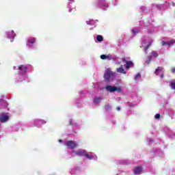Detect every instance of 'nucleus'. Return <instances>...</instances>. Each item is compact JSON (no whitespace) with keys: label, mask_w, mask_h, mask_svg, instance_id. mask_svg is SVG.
<instances>
[{"label":"nucleus","mask_w":175,"mask_h":175,"mask_svg":"<svg viewBox=\"0 0 175 175\" xmlns=\"http://www.w3.org/2000/svg\"><path fill=\"white\" fill-rule=\"evenodd\" d=\"M13 69L14 70H18L16 80L20 83L28 79V75H27V73L28 72H32L33 68H32V66L29 64H23V65H20L18 67V68L17 67L14 66Z\"/></svg>","instance_id":"f257e3e1"},{"label":"nucleus","mask_w":175,"mask_h":175,"mask_svg":"<svg viewBox=\"0 0 175 175\" xmlns=\"http://www.w3.org/2000/svg\"><path fill=\"white\" fill-rule=\"evenodd\" d=\"M148 21V22H144V21H139V25L140 27H143L145 29H147L148 33H154L155 32H157L158 27H154V25H152V23H154V19H151Z\"/></svg>","instance_id":"f03ea898"},{"label":"nucleus","mask_w":175,"mask_h":175,"mask_svg":"<svg viewBox=\"0 0 175 175\" xmlns=\"http://www.w3.org/2000/svg\"><path fill=\"white\" fill-rule=\"evenodd\" d=\"M154 40H152V38L150 37H143L142 38V46L141 47H144V51L147 54V50H148V47L151 46V43H152Z\"/></svg>","instance_id":"7ed1b4c3"},{"label":"nucleus","mask_w":175,"mask_h":175,"mask_svg":"<svg viewBox=\"0 0 175 175\" xmlns=\"http://www.w3.org/2000/svg\"><path fill=\"white\" fill-rule=\"evenodd\" d=\"M70 126H68V129L67 131V135H76L77 129L76 128H79V124L76 123L73 119H70L69 120Z\"/></svg>","instance_id":"20e7f679"},{"label":"nucleus","mask_w":175,"mask_h":175,"mask_svg":"<svg viewBox=\"0 0 175 175\" xmlns=\"http://www.w3.org/2000/svg\"><path fill=\"white\" fill-rule=\"evenodd\" d=\"M68 154H70V158L75 157H85L87 150L84 149H78L77 150H72L70 152L69 150H68Z\"/></svg>","instance_id":"39448f33"},{"label":"nucleus","mask_w":175,"mask_h":175,"mask_svg":"<svg viewBox=\"0 0 175 175\" xmlns=\"http://www.w3.org/2000/svg\"><path fill=\"white\" fill-rule=\"evenodd\" d=\"M47 122L46 120L42 119H33L30 122L29 126L33 128V126H37V128H42L44 124Z\"/></svg>","instance_id":"423d86ee"},{"label":"nucleus","mask_w":175,"mask_h":175,"mask_svg":"<svg viewBox=\"0 0 175 175\" xmlns=\"http://www.w3.org/2000/svg\"><path fill=\"white\" fill-rule=\"evenodd\" d=\"M95 6L98 9H102V10H107L109 9V2L106 0H96Z\"/></svg>","instance_id":"0eeeda50"},{"label":"nucleus","mask_w":175,"mask_h":175,"mask_svg":"<svg viewBox=\"0 0 175 175\" xmlns=\"http://www.w3.org/2000/svg\"><path fill=\"white\" fill-rule=\"evenodd\" d=\"M104 79L108 82L113 81L116 79V72H113L110 68H107L105 72Z\"/></svg>","instance_id":"6e6552de"},{"label":"nucleus","mask_w":175,"mask_h":175,"mask_svg":"<svg viewBox=\"0 0 175 175\" xmlns=\"http://www.w3.org/2000/svg\"><path fill=\"white\" fill-rule=\"evenodd\" d=\"M103 90H106L107 92L111 94L113 92H122V89L121 88H117L116 86L107 85L105 88H103Z\"/></svg>","instance_id":"1a4fd4ad"},{"label":"nucleus","mask_w":175,"mask_h":175,"mask_svg":"<svg viewBox=\"0 0 175 175\" xmlns=\"http://www.w3.org/2000/svg\"><path fill=\"white\" fill-rule=\"evenodd\" d=\"M36 42V38L33 37H29L27 39V46L29 49H36V45L35 44Z\"/></svg>","instance_id":"9d476101"},{"label":"nucleus","mask_w":175,"mask_h":175,"mask_svg":"<svg viewBox=\"0 0 175 175\" xmlns=\"http://www.w3.org/2000/svg\"><path fill=\"white\" fill-rule=\"evenodd\" d=\"M64 146H67L68 148H70L73 150V148H76V147H79V144L75 141H68L64 143Z\"/></svg>","instance_id":"9b49d317"},{"label":"nucleus","mask_w":175,"mask_h":175,"mask_svg":"<svg viewBox=\"0 0 175 175\" xmlns=\"http://www.w3.org/2000/svg\"><path fill=\"white\" fill-rule=\"evenodd\" d=\"M85 158L87 159L92 160V161H98V157L95 153L92 152H86V154L85 155Z\"/></svg>","instance_id":"f8f14e48"},{"label":"nucleus","mask_w":175,"mask_h":175,"mask_svg":"<svg viewBox=\"0 0 175 175\" xmlns=\"http://www.w3.org/2000/svg\"><path fill=\"white\" fill-rule=\"evenodd\" d=\"M158 55H159V54H158V52L152 51L150 53V55L148 57V59L146 61V63L150 64L151 62V61H152V59H155V58H157L158 57Z\"/></svg>","instance_id":"ddd939ff"},{"label":"nucleus","mask_w":175,"mask_h":175,"mask_svg":"<svg viewBox=\"0 0 175 175\" xmlns=\"http://www.w3.org/2000/svg\"><path fill=\"white\" fill-rule=\"evenodd\" d=\"M67 8L68 9V12L70 13H72V12H73V10H75V9H76V5H75L74 0L68 2Z\"/></svg>","instance_id":"4468645a"},{"label":"nucleus","mask_w":175,"mask_h":175,"mask_svg":"<svg viewBox=\"0 0 175 175\" xmlns=\"http://www.w3.org/2000/svg\"><path fill=\"white\" fill-rule=\"evenodd\" d=\"M5 35H7V38L10 40V42H13L14 38H16V33H14L13 30L5 32Z\"/></svg>","instance_id":"2eb2a0df"},{"label":"nucleus","mask_w":175,"mask_h":175,"mask_svg":"<svg viewBox=\"0 0 175 175\" xmlns=\"http://www.w3.org/2000/svg\"><path fill=\"white\" fill-rule=\"evenodd\" d=\"M175 43V40H171L168 42L162 41L161 44L162 46H164V47H166V49H169V47H172L173 44Z\"/></svg>","instance_id":"dca6fc26"},{"label":"nucleus","mask_w":175,"mask_h":175,"mask_svg":"<svg viewBox=\"0 0 175 175\" xmlns=\"http://www.w3.org/2000/svg\"><path fill=\"white\" fill-rule=\"evenodd\" d=\"M165 70H163V68L162 67H158L157 69H156L154 73L157 76H159L161 79H163V72Z\"/></svg>","instance_id":"f3484780"},{"label":"nucleus","mask_w":175,"mask_h":175,"mask_svg":"<svg viewBox=\"0 0 175 175\" xmlns=\"http://www.w3.org/2000/svg\"><path fill=\"white\" fill-rule=\"evenodd\" d=\"M8 101L5 100V95H1L0 96V106H1V107H8Z\"/></svg>","instance_id":"a211bd4d"},{"label":"nucleus","mask_w":175,"mask_h":175,"mask_svg":"<svg viewBox=\"0 0 175 175\" xmlns=\"http://www.w3.org/2000/svg\"><path fill=\"white\" fill-rule=\"evenodd\" d=\"M103 99V98H102V96H95L93 99L94 105H95L96 106H99V105L100 104V102H102Z\"/></svg>","instance_id":"6ab92c4d"},{"label":"nucleus","mask_w":175,"mask_h":175,"mask_svg":"<svg viewBox=\"0 0 175 175\" xmlns=\"http://www.w3.org/2000/svg\"><path fill=\"white\" fill-rule=\"evenodd\" d=\"M98 20H94V19H90L88 21H86V24L88 25H91V27H96V23H98Z\"/></svg>","instance_id":"aec40b11"},{"label":"nucleus","mask_w":175,"mask_h":175,"mask_svg":"<svg viewBox=\"0 0 175 175\" xmlns=\"http://www.w3.org/2000/svg\"><path fill=\"white\" fill-rule=\"evenodd\" d=\"M122 61L126 63V65H125L126 69H129V68H132V66H133V62L131 61H128L125 58L122 59Z\"/></svg>","instance_id":"412c9836"},{"label":"nucleus","mask_w":175,"mask_h":175,"mask_svg":"<svg viewBox=\"0 0 175 175\" xmlns=\"http://www.w3.org/2000/svg\"><path fill=\"white\" fill-rule=\"evenodd\" d=\"M141 31H142V28L135 27V28L132 29L131 33L133 35V36H136V35H137V33H140Z\"/></svg>","instance_id":"4be33fe9"},{"label":"nucleus","mask_w":175,"mask_h":175,"mask_svg":"<svg viewBox=\"0 0 175 175\" xmlns=\"http://www.w3.org/2000/svg\"><path fill=\"white\" fill-rule=\"evenodd\" d=\"M142 173H143V170L142 169V167H136L134 169V174H142Z\"/></svg>","instance_id":"5701e85b"},{"label":"nucleus","mask_w":175,"mask_h":175,"mask_svg":"<svg viewBox=\"0 0 175 175\" xmlns=\"http://www.w3.org/2000/svg\"><path fill=\"white\" fill-rule=\"evenodd\" d=\"M118 73H122V75H126V71L124 69V66L121 65L120 68L116 69Z\"/></svg>","instance_id":"b1692460"},{"label":"nucleus","mask_w":175,"mask_h":175,"mask_svg":"<svg viewBox=\"0 0 175 175\" xmlns=\"http://www.w3.org/2000/svg\"><path fill=\"white\" fill-rule=\"evenodd\" d=\"M152 9H157L158 10H161L162 8H163V4H152Z\"/></svg>","instance_id":"393cba45"},{"label":"nucleus","mask_w":175,"mask_h":175,"mask_svg":"<svg viewBox=\"0 0 175 175\" xmlns=\"http://www.w3.org/2000/svg\"><path fill=\"white\" fill-rule=\"evenodd\" d=\"M154 154L159 157H162L163 155V152L159 149L154 152Z\"/></svg>","instance_id":"a878e982"},{"label":"nucleus","mask_w":175,"mask_h":175,"mask_svg":"<svg viewBox=\"0 0 175 175\" xmlns=\"http://www.w3.org/2000/svg\"><path fill=\"white\" fill-rule=\"evenodd\" d=\"M140 79H142V75L140 73H137L134 77V80L135 81H140Z\"/></svg>","instance_id":"bb28decb"},{"label":"nucleus","mask_w":175,"mask_h":175,"mask_svg":"<svg viewBox=\"0 0 175 175\" xmlns=\"http://www.w3.org/2000/svg\"><path fill=\"white\" fill-rule=\"evenodd\" d=\"M105 109L106 111H110V110H111V105L110 104L105 105Z\"/></svg>","instance_id":"cd10ccee"},{"label":"nucleus","mask_w":175,"mask_h":175,"mask_svg":"<svg viewBox=\"0 0 175 175\" xmlns=\"http://www.w3.org/2000/svg\"><path fill=\"white\" fill-rule=\"evenodd\" d=\"M96 40L98 42H103V36H102L100 35L97 36Z\"/></svg>","instance_id":"c85d7f7f"},{"label":"nucleus","mask_w":175,"mask_h":175,"mask_svg":"<svg viewBox=\"0 0 175 175\" xmlns=\"http://www.w3.org/2000/svg\"><path fill=\"white\" fill-rule=\"evenodd\" d=\"M119 165H127L128 161L126 160H121L118 162Z\"/></svg>","instance_id":"c756f323"},{"label":"nucleus","mask_w":175,"mask_h":175,"mask_svg":"<svg viewBox=\"0 0 175 175\" xmlns=\"http://www.w3.org/2000/svg\"><path fill=\"white\" fill-rule=\"evenodd\" d=\"M163 131L165 133H169L170 132V129H169L167 126L163 127Z\"/></svg>","instance_id":"7c9ffc66"},{"label":"nucleus","mask_w":175,"mask_h":175,"mask_svg":"<svg viewBox=\"0 0 175 175\" xmlns=\"http://www.w3.org/2000/svg\"><path fill=\"white\" fill-rule=\"evenodd\" d=\"M106 59H108L109 61H111L113 59V55H106Z\"/></svg>","instance_id":"2f4dec72"},{"label":"nucleus","mask_w":175,"mask_h":175,"mask_svg":"<svg viewBox=\"0 0 175 175\" xmlns=\"http://www.w3.org/2000/svg\"><path fill=\"white\" fill-rule=\"evenodd\" d=\"M120 0H112V5H113V6H117V5H118V1H119Z\"/></svg>","instance_id":"473e14b6"},{"label":"nucleus","mask_w":175,"mask_h":175,"mask_svg":"<svg viewBox=\"0 0 175 175\" xmlns=\"http://www.w3.org/2000/svg\"><path fill=\"white\" fill-rule=\"evenodd\" d=\"M154 118L156 120H159V118H161V115L159 113H157L155 116H154Z\"/></svg>","instance_id":"72a5a7b5"},{"label":"nucleus","mask_w":175,"mask_h":175,"mask_svg":"<svg viewBox=\"0 0 175 175\" xmlns=\"http://www.w3.org/2000/svg\"><path fill=\"white\" fill-rule=\"evenodd\" d=\"M170 112H171V113H170V117H173V116H174V114H175L174 111L170 110Z\"/></svg>","instance_id":"f704fd0d"},{"label":"nucleus","mask_w":175,"mask_h":175,"mask_svg":"<svg viewBox=\"0 0 175 175\" xmlns=\"http://www.w3.org/2000/svg\"><path fill=\"white\" fill-rule=\"evenodd\" d=\"M140 10H141V12H146V8L144 6H142L140 8Z\"/></svg>","instance_id":"c9c22d12"},{"label":"nucleus","mask_w":175,"mask_h":175,"mask_svg":"<svg viewBox=\"0 0 175 175\" xmlns=\"http://www.w3.org/2000/svg\"><path fill=\"white\" fill-rule=\"evenodd\" d=\"M100 59H106V55H100Z\"/></svg>","instance_id":"e433bc0d"},{"label":"nucleus","mask_w":175,"mask_h":175,"mask_svg":"<svg viewBox=\"0 0 175 175\" xmlns=\"http://www.w3.org/2000/svg\"><path fill=\"white\" fill-rule=\"evenodd\" d=\"M148 142L149 144H150V143L152 142V139L148 138Z\"/></svg>","instance_id":"4c0bfd02"},{"label":"nucleus","mask_w":175,"mask_h":175,"mask_svg":"<svg viewBox=\"0 0 175 175\" xmlns=\"http://www.w3.org/2000/svg\"><path fill=\"white\" fill-rule=\"evenodd\" d=\"M171 72H172V73H175V68H172L171 69Z\"/></svg>","instance_id":"58836bf2"},{"label":"nucleus","mask_w":175,"mask_h":175,"mask_svg":"<svg viewBox=\"0 0 175 175\" xmlns=\"http://www.w3.org/2000/svg\"><path fill=\"white\" fill-rule=\"evenodd\" d=\"M79 99H76L75 100V103H76V105H77V106H79L77 104L79 103Z\"/></svg>","instance_id":"ea45409f"},{"label":"nucleus","mask_w":175,"mask_h":175,"mask_svg":"<svg viewBox=\"0 0 175 175\" xmlns=\"http://www.w3.org/2000/svg\"><path fill=\"white\" fill-rule=\"evenodd\" d=\"M116 110H118V111H120V110H121V107H118L116 108Z\"/></svg>","instance_id":"a19ab883"},{"label":"nucleus","mask_w":175,"mask_h":175,"mask_svg":"<svg viewBox=\"0 0 175 175\" xmlns=\"http://www.w3.org/2000/svg\"><path fill=\"white\" fill-rule=\"evenodd\" d=\"M65 142H64V141H62V139H59V143H63V144H64V143H65Z\"/></svg>","instance_id":"79ce46f5"},{"label":"nucleus","mask_w":175,"mask_h":175,"mask_svg":"<svg viewBox=\"0 0 175 175\" xmlns=\"http://www.w3.org/2000/svg\"><path fill=\"white\" fill-rule=\"evenodd\" d=\"M172 6H175V3L174 2H172L170 4Z\"/></svg>","instance_id":"37998d69"},{"label":"nucleus","mask_w":175,"mask_h":175,"mask_svg":"<svg viewBox=\"0 0 175 175\" xmlns=\"http://www.w3.org/2000/svg\"><path fill=\"white\" fill-rule=\"evenodd\" d=\"M81 94H84V92H83V91H81Z\"/></svg>","instance_id":"c03bdc74"},{"label":"nucleus","mask_w":175,"mask_h":175,"mask_svg":"<svg viewBox=\"0 0 175 175\" xmlns=\"http://www.w3.org/2000/svg\"><path fill=\"white\" fill-rule=\"evenodd\" d=\"M129 106H132V103H129Z\"/></svg>","instance_id":"a18cd8bd"}]
</instances>
